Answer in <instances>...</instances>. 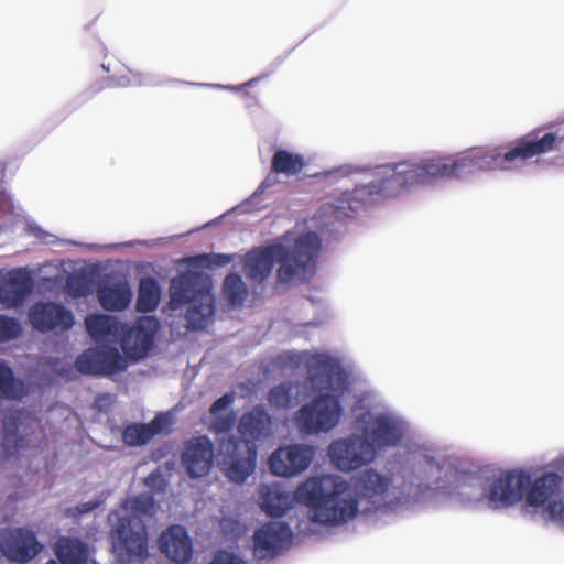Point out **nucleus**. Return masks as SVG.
I'll return each instance as SVG.
<instances>
[{"instance_id": "nucleus-1", "label": "nucleus", "mask_w": 564, "mask_h": 564, "mask_svg": "<svg viewBox=\"0 0 564 564\" xmlns=\"http://www.w3.org/2000/svg\"><path fill=\"white\" fill-rule=\"evenodd\" d=\"M414 497L387 473L366 468L350 479L335 473H319L300 481L291 495L279 484L261 485L259 503L270 517H282L294 502L306 508L310 524L335 530L364 517L386 522L400 514Z\"/></svg>"}, {"instance_id": "nucleus-2", "label": "nucleus", "mask_w": 564, "mask_h": 564, "mask_svg": "<svg viewBox=\"0 0 564 564\" xmlns=\"http://www.w3.org/2000/svg\"><path fill=\"white\" fill-rule=\"evenodd\" d=\"M413 475L403 470L401 478L392 479L406 491H414L413 501L400 513L411 509L425 490L451 487L463 502L475 508L503 511L524 502L525 507L542 512L545 519L564 527V500L560 498L563 476L546 471L532 478L529 470L513 468L497 470L477 477L459 476L452 464L425 447L414 453Z\"/></svg>"}, {"instance_id": "nucleus-3", "label": "nucleus", "mask_w": 564, "mask_h": 564, "mask_svg": "<svg viewBox=\"0 0 564 564\" xmlns=\"http://www.w3.org/2000/svg\"><path fill=\"white\" fill-rule=\"evenodd\" d=\"M364 399L352 408L355 425L362 434L334 441L330 463L340 471H352L373 462L378 449L397 445L409 432V423L391 410H369Z\"/></svg>"}, {"instance_id": "nucleus-4", "label": "nucleus", "mask_w": 564, "mask_h": 564, "mask_svg": "<svg viewBox=\"0 0 564 564\" xmlns=\"http://www.w3.org/2000/svg\"><path fill=\"white\" fill-rule=\"evenodd\" d=\"M437 183L433 155L383 164L371 170L367 182L341 192L334 204L324 207V214L341 221L377 196L397 197Z\"/></svg>"}, {"instance_id": "nucleus-5", "label": "nucleus", "mask_w": 564, "mask_h": 564, "mask_svg": "<svg viewBox=\"0 0 564 564\" xmlns=\"http://www.w3.org/2000/svg\"><path fill=\"white\" fill-rule=\"evenodd\" d=\"M321 247L319 236L310 231L299 236L292 247L279 241L264 249L251 250L245 256L246 274L254 282H262L270 275L274 263L278 262L279 282L305 280L312 276L316 270Z\"/></svg>"}, {"instance_id": "nucleus-6", "label": "nucleus", "mask_w": 564, "mask_h": 564, "mask_svg": "<svg viewBox=\"0 0 564 564\" xmlns=\"http://www.w3.org/2000/svg\"><path fill=\"white\" fill-rule=\"evenodd\" d=\"M150 494L127 499L120 509L109 516L113 530L112 551L116 564H141L148 555L147 532L142 517L154 514Z\"/></svg>"}, {"instance_id": "nucleus-7", "label": "nucleus", "mask_w": 564, "mask_h": 564, "mask_svg": "<svg viewBox=\"0 0 564 564\" xmlns=\"http://www.w3.org/2000/svg\"><path fill=\"white\" fill-rule=\"evenodd\" d=\"M278 362L284 369L304 367L311 388H348L366 381L364 372L350 360L330 351H283Z\"/></svg>"}, {"instance_id": "nucleus-8", "label": "nucleus", "mask_w": 564, "mask_h": 564, "mask_svg": "<svg viewBox=\"0 0 564 564\" xmlns=\"http://www.w3.org/2000/svg\"><path fill=\"white\" fill-rule=\"evenodd\" d=\"M238 429L245 440L223 438L218 463L231 481L242 484L256 468L257 447L253 441L272 435L271 419L263 409L256 408L241 417Z\"/></svg>"}, {"instance_id": "nucleus-9", "label": "nucleus", "mask_w": 564, "mask_h": 564, "mask_svg": "<svg viewBox=\"0 0 564 564\" xmlns=\"http://www.w3.org/2000/svg\"><path fill=\"white\" fill-rule=\"evenodd\" d=\"M212 289L209 275L192 270L171 280V307L176 310L187 305L184 318L188 328L204 329L213 323L216 303Z\"/></svg>"}, {"instance_id": "nucleus-10", "label": "nucleus", "mask_w": 564, "mask_h": 564, "mask_svg": "<svg viewBox=\"0 0 564 564\" xmlns=\"http://www.w3.org/2000/svg\"><path fill=\"white\" fill-rule=\"evenodd\" d=\"M560 140L554 132L541 138H520L513 145L477 148L478 170L482 172H510L535 155L551 152Z\"/></svg>"}, {"instance_id": "nucleus-11", "label": "nucleus", "mask_w": 564, "mask_h": 564, "mask_svg": "<svg viewBox=\"0 0 564 564\" xmlns=\"http://www.w3.org/2000/svg\"><path fill=\"white\" fill-rule=\"evenodd\" d=\"M341 405L332 394H323L304 404L296 413V423L302 433L317 434L332 431L340 421Z\"/></svg>"}, {"instance_id": "nucleus-12", "label": "nucleus", "mask_w": 564, "mask_h": 564, "mask_svg": "<svg viewBox=\"0 0 564 564\" xmlns=\"http://www.w3.org/2000/svg\"><path fill=\"white\" fill-rule=\"evenodd\" d=\"M315 457V447L307 444L284 445L269 457L270 471L278 477L294 478L310 468Z\"/></svg>"}, {"instance_id": "nucleus-13", "label": "nucleus", "mask_w": 564, "mask_h": 564, "mask_svg": "<svg viewBox=\"0 0 564 564\" xmlns=\"http://www.w3.org/2000/svg\"><path fill=\"white\" fill-rule=\"evenodd\" d=\"M159 328V319L154 316L139 317L130 327L123 324L120 346L124 356L134 361L144 358L153 348Z\"/></svg>"}, {"instance_id": "nucleus-14", "label": "nucleus", "mask_w": 564, "mask_h": 564, "mask_svg": "<svg viewBox=\"0 0 564 564\" xmlns=\"http://www.w3.org/2000/svg\"><path fill=\"white\" fill-rule=\"evenodd\" d=\"M291 528L282 521H270L253 533V555L258 560H269L286 550L292 541Z\"/></svg>"}, {"instance_id": "nucleus-15", "label": "nucleus", "mask_w": 564, "mask_h": 564, "mask_svg": "<svg viewBox=\"0 0 564 564\" xmlns=\"http://www.w3.org/2000/svg\"><path fill=\"white\" fill-rule=\"evenodd\" d=\"M29 319L34 329L45 333H64L75 323L74 314L61 303L40 301L29 311Z\"/></svg>"}, {"instance_id": "nucleus-16", "label": "nucleus", "mask_w": 564, "mask_h": 564, "mask_svg": "<svg viewBox=\"0 0 564 564\" xmlns=\"http://www.w3.org/2000/svg\"><path fill=\"white\" fill-rule=\"evenodd\" d=\"M75 364L79 372L90 375L112 373L127 367L119 350L109 345L85 350L77 357Z\"/></svg>"}, {"instance_id": "nucleus-17", "label": "nucleus", "mask_w": 564, "mask_h": 564, "mask_svg": "<svg viewBox=\"0 0 564 564\" xmlns=\"http://www.w3.org/2000/svg\"><path fill=\"white\" fill-rule=\"evenodd\" d=\"M42 549L34 533L25 529H11L0 539V551L9 561L24 564L35 557Z\"/></svg>"}, {"instance_id": "nucleus-18", "label": "nucleus", "mask_w": 564, "mask_h": 564, "mask_svg": "<svg viewBox=\"0 0 564 564\" xmlns=\"http://www.w3.org/2000/svg\"><path fill=\"white\" fill-rule=\"evenodd\" d=\"M33 288V279L26 269H12L0 278V304L4 308L20 307Z\"/></svg>"}, {"instance_id": "nucleus-19", "label": "nucleus", "mask_w": 564, "mask_h": 564, "mask_svg": "<svg viewBox=\"0 0 564 564\" xmlns=\"http://www.w3.org/2000/svg\"><path fill=\"white\" fill-rule=\"evenodd\" d=\"M213 457L210 440L207 436H198L186 442L182 464L191 477H203L208 474Z\"/></svg>"}, {"instance_id": "nucleus-20", "label": "nucleus", "mask_w": 564, "mask_h": 564, "mask_svg": "<svg viewBox=\"0 0 564 564\" xmlns=\"http://www.w3.org/2000/svg\"><path fill=\"white\" fill-rule=\"evenodd\" d=\"M159 547L171 561L183 564L191 560L193 542L187 530L178 524L167 528L159 539Z\"/></svg>"}, {"instance_id": "nucleus-21", "label": "nucleus", "mask_w": 564, "mask_h": 564, "mask_svg": "<svg viewBox=\"0 0 564 564\" xmlns=\"http://www.w3.org/2000/svg\"><path fill=\"white\" fill-rule=\"evenodd\" d=\"M438 182L460 178L470 167L478 169L477 148L455 154L433 155Z\"/></svg>"}, {"instance_id": "nucleus-22", "label": "nucleus", "mask_w": 564, "mask_h": 564, "mask_svg": "<svg viewBox=\"0 0 564 564\" xmlns=\"http://www.w3.org/2000/svg\"><path fill=\"white\" fill-rule=\"evenodd\" d=\"M0 214L12 225L24 223L26 231L43 243H55L56 237L53 234L45 231L37 224L31 220L25 215L23 208L20 205H17L11 195L4 191H0Z\"/></svg>"}, {"instance_id": "nucleus-23", "label": "nucleus", "mask_w": 564, "mask_h": 564, "mask_svg": "<svg viewBox=\"0 0 564 564\" xmlns=\"http://www.w3.org/2000/svg\"><path fill=\"white\" fill-rule=\"evenodd\" d=\"M101 307L109 312H121L131 304L133 293L127 280L99 285L96 292Z\"/></svg>"}, {"instance_id": "nucleus-24", "label": "nucleus", "mask_w": 564, "mask_h": 564, "mask_svg": "<svg viewBox=\"0 0 564 564\" xmlns=\"http://www.w3.org/2000/svg\"><path fill=\"white\" fill-rule=\"evenodd\" d=\"M85 326L89 336L97 343H116L123 330V324L119 318L107 314L87 316Z\"/></svg>"}, {"instance_id": "nucleus-25", "label": "nucleus", "mask_w": 564, "mask_h": 564, "mask_svg": "<svg viewBox=\"0 0 564 564\" xmlns=\"http://www.w3.org/2000/svg\"><path fill=\"white\" fill-rule=\"evenodd\" d=\"M232 401V395L227 393L215 401L212 405L207 417V424H209V429L213 432L221 434L228 432L232 427L235 416L228 411V406Z\"/></svg>"}, {"instance_id": "nucleus-26", "label": "nucleus", "mask_w": 564, "mask_h": 564, "mask_svg": "<svg viewBox=\"0 0 564 564\" xmlns=\"http://www.w3.org/2000/svg\"><path fill=\"white\" fill-rule=\"evenodd\" d=\"M55 554L61 564H87V545L77 539L61 538L55 545Z\"/></svg>"}, {"instance_id": "nucleus-27", "label": "nucleus", "mask_w": 564, "mask_h": 564, "mask_svg": "<svg viewBox=\"0 0 564 564\" xmlns=\"http://www.w3.org/2000/svg\"><path fill=\"white\" fill-rule=\"evenodd\" d=\"M161 288L159 282L149 276L139 282L135 308L142 313L154 312L160 304Z\"/></svg>"}, {"instance_id": "nucleus-28", "label": "nucleus", "mask_w": 564, "mask_h": 564, "mask_svg": "<svg viewBox=\"0 0 564 564\" xmlns=\"http://www.w3.org/2000/svg\"><path fill=\"white\" fill-rule=\"evenodd\" d=\"M305 166L303 155L288 150H276L272 158V170L276 174L296 175Z\"/></svg>"}, {"instance_id": "nucleus-29", "label": "nucleus", "mask_w": 564, "mask_h": 564, "mask_svg": "<svg viewBox=\"0 0 564 564\" xmlns=\"http://www.w3.org/2000/svg\"><path fill=\"white\" fill-rule=\"evenodd\" d=\"M224 295L234 306L241 305L247 296V286L237 273H229L223 285Z\"/></svg>"}, {"instance_id": "nucleus-30", "label": "nucleus", "mask_w": 564, "mask_h": 564, "mask_svg": "<svg viewBox=\"0 0 564 564\" xmlns=\"http://www.w3.org/2000/svg\"><path fill=\"white\" fill-rule=\"evenodd\" d=\"M231 260L232 256L228 253H202L188 258L187 262L192 267L214 269L226 267Z\"/></svg>"}, {"instance_id": "nucleus-31", "label": "nucleus", "mask_w": 564, "mask_h": 564, "mask_svg": "<svg viewBox=\"0 0 564 564\" xmlns=\"http://www.w3.org/2000/svg\"><path fill=\"white\" fill-rule=\"evenodd\" d=\"M153 437V432L147 424H131L122 433L123 442L129 446H140Z\"/></svg>"}, {"instance_id": "nucleus-32", "label": "nucleus", "mask_w": 564, "mask_h": 564, "mask_svg": "<svg viewBox=\"0 0 564 564\" xmlns=\"http://www.w3.org/2000/svg\"><path fill=\"white\" fill-rule=\"evenodd\" d=\"M22 333V325L15 317L0 314V343L17 339Z\"/></svg>"}, {"instance_id": "nucleus-33", "label": "nucleus", "mask_w": 564, "mask_h": 564, "mask_svg": "<svg viewBox=\"0 0 564 564\" xmlns=\"http://www.w3.org/2000/svg\"><path fill=\"white\" fill-rule=\"evenodd\" d=\"M300 390H270L269 401L281 408H294L299 403Z\"/></svg>"}, {"instance_id": "nucleus-34", "label": "nucleus", "mask_w": 564, "mask_h": 564, "mask_svg": "<svg viewBox=\"0 0 564 564\" xmlns=\"http://www.w3.org/2000/svg\"><path fill=\"white\" fill-rule=\"evenodd\" d=\"M112 82L113 86L117 87H128L132 85L150 86L156 84L150 75L132 74L130 72L128 74L113 77Z\"/></svg>"}, {"instance_id": "nucleus-35", "label": "nucleus", "mask_w": 564, "mask_h": 564, "mask_svg": "<svg viewBox=\"0 0 564 564\" xmlns=\"http://www.w3.org/2000/svg\"><path fill=\"white\" fill-rule=\"evenodd\" d=\"M176 416L174 411L162 412L148 424L153 432V436L161 433H166L175 424Z\"/></svg>"}, {"instance_id": "nucleus-36", "label": "nucleus", "mask_w": 564, "mask_h": 564, "mask_svg": "<svg viewBox=\"0 0 564 564\" xmlns=\"http://www.w3.org/2000/svg\"><path fill=\"white\" fill-rule=\"evenodd\" d=\"M278 176H276V173L274 174H269L262 182L261 184L258 186V188L254 191V193L246 200L243 202L240 206H237L235 209H241L242 213L245 212H249L250 209V205L252 203H254L257 200V198L263 194L265 191H268L269 188L275 186L278 184Z\"/></svg>"}, {"instance_id": "nucleus-37", "label": "nucleus", "mask_w": 564, "mask_h": 564, "mask_svg": "<svg viewBox=\"0 0 564 564\" xmlns=\"http://www.w3.org/2000/svg\"><path fill=\"white\" fill-rule=\"evenodd\" d=\"M209 564H249L239 554L223 550L217 552Z\"/></svg>"}, {"instance_id": "nucleus-38", "label": "nucleus", "mask_w": 564, "mask_h": 564, "mask_svg": "<svg viewBox=\"0 0 564 564\" xmlns=\"http://www.w3.org/2000/svg\"><path fill=\"white\" fill-rule=\"evenodd\" d=\"M66 288L68 293L76 297L85 296L88 293V285L86 281L79 276L67 278Z\"/></svg>"}, {"instance_id": "nucleus-39", "label": "nucleus", "mask_w": 564, "mask_h": 564, "mask_svg": "<svg viewBox=\"0 0 564 564\" xmlns=\"http://www.w3.org/2000/svg\"><path fill=\"white\" fill-rule=\"evenodd\" d=\"M101 500L99 499H96V500H90V501H87V502H84L75 508H70L67 510V516L69 517H78V516H82V514H85V513H88L90 511H93L94 509H96L98 506L101 505Z\"/></svg>"}, {"instance_id": "nucleus-40", "label": "nucleus", "mask_w": 564, "mask_h": 564, "mask_svg": "<svg viewBox=\"0 0 564 564\" xmlns=\"http://www.w3.org/2000/svg\"><path fill=\"white\" fill-rule=\"evenodd\" d=\"M14 375L12 369L6 364L0 362V388H15Z\"/></svg>"}, {"instance_id": "nucleus-41", "label": "nucleus", "mask_w": 564, "mask_h": 564, "mask_svg": "<svg viewBox=\"0 0 564 564\" xmlns=\"http://www.w3.org/2000/svg\"><path fill=\"white\" fill-rule=\"evenodd\" d=\"M3 429L6 432L4 444H3L4 447L9 448L11 443H13L14 446L19 447V445L17 444L15 435H14V432L17 431L15 422L12 421L11 419H7L3 422Z\"/></svg>"}, {"instance_id": "nucleus-42", "label": "nucleus", "mask_w": 564, "mask_h": 564, "mask_svg": "<svg viewBox=\"0 0 564 564\" xmlns=\"http://www.w3.org/2000/svg\"><path fill=\"white\" fill-rule=\"evenodd\" d=\"M358 174H359V170L357 167L347 165V166H341L334 171H329L327 173V176L332 180H338V178H348V177H351V176H355Z\"/></svg>"}, {"instance_id": "nucleus-43", "label": "nucleus", "mask_w": 564, "mask_h": 564, "mask_svg": "<svg viewBox=\"0 0 564 564\" xmlns=\"http://www.w3.org/2000/svg\"><path fill=\"white\" fill-rule=\"evenodd\" d=\"M186 85H196V86H203L212 89H221V90H228V91H239L242 87L248 86L251 84V82L245 83L242 85H221V84H207V83H191L186 82Z\"/></svg>"}, {"instance_id": "nucleus-44", "label": "nucleus", "mask_w": 564, "mask_h": 564, "mask_svg": "<svg viewBox=\"0 0 564 564\" xmlns=\"http://www.w3.org/2000/svg\"><path fill=\"white\" fill-rule=\"evenodd\" d=\"M159 482V487H161L163 485V479L156 475V474H151L147 479H145V485L149 487V488H152L155 486V484Z\"/></svg>"}, {"instance_id": "nucleus-45", "label": "nucleus", "mask_w": 564, "mask_h": 564, "mask_svg": "<svg viewBox=\"0 0 564 564\" xmlns=\"http://www.w3.org/2000/svg\"><path fill=\"white\" fill-rule=\"evenodd\" d=\"M17 391L18 390H7V389L0 390V399L14 398Z\"/></svg>"}, {"instance_id": "nucleus-46", "label": "nucleus", "mask_w": 564, "mask_h": 564, "mask_svg": "<svg viewBox=\"0 0 564 564\" xmlns=\"http://www.w3.org/2000/svg\"><path fill=\"white\" fill-rule=\"evenodd\" d=\"M102 401L104 399H98L97 402H96V406L99 409V410H102L104 405H102Z\"/></svg>"}, {"instance_id": "nucleus-47", "label": "nucleus", "mask_w": 564, "mask_h": 564, "mask_svg": "<svg viewBox=\"0 0 564 564\" xmlns=\"http://www.w3.org/2000/svg\"><path fill=\"white\" fill-rule=\"evenodd\" d=\"M46 564H57V563L54 560H51Z\"/></svg>"}, {"instance_id": "nucleus-48", "label": "nucleus", "mask_w": 564, "mask_h": 564, "mask_svg": "<svg viewBox=\"0 0 564 564\" xmlns=\"http://www.w3.org/2000/svg\"><path fill=\"white\" fill-rule=\"evenodd\" d=\"M239 388H240V389H243V388H248V387H247L245 383H241V384L239 386Z\"/></svg>"}, {"instance_id": "nucleus-49", "label": "nucleus", "mask_w": 564, "mask_h": 564, "mask_svg": "<svg viewBox=\"0 0 564 564\" xmlns=\"http://www.w3.org/2000/svg\"><path fill=\"white\" fill-rule=\"evenodd\" d=\"M562 487H563V485L561 486V488H562ZM560 498H561L562 500H564V495H562V491L560 492Z\"/></svg>"}, {"instance_id": "nucleus-50", "label": "nucleus", "mask_w": 564, "mask_h": 564, "mask_svg": "<svg viewBox=\"0 0 564 564\" xmlns=\"http://www.w3.org/2000/svg\"><path fill=\"white\" fill-rule=\"evenodd\" d=\"M102 68H104L106 72H108V70H109V68H108V67H106V65H102Z\"/></svg>"}, {"instance_id": "nucleus-51", "label": "nucleus", "mask_w": 564, "mask_h": 564, "mask_svg": "<svg viewBox=\"0 0 564 564\" xmlns=\"http://www.w3.org/2000/svg\"><path fill=\"white\" fill-rule=\"evenodd\" d=\"M275 388L282 389V388H285V387L280 384V386H276Z\"/></svg>"}, {"instance_id": "nucleus-52", "label": "nucleus", "mask_w": 564, "mask_h": 564, "mask_svg": "<svg viewBox=\"0 0 564 564\" xmlns=\"http://www.w3.org/2000/svg\"><path fill=\"white\" fill-rule=\"evenodd\" d=\"M562 462L564 463V457L562 458Z\"/></svg>"}]
</instances>
